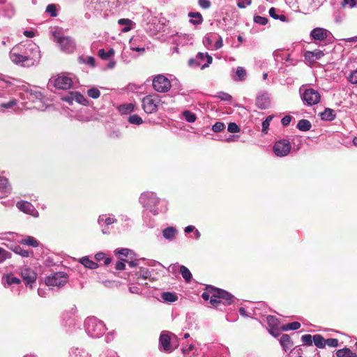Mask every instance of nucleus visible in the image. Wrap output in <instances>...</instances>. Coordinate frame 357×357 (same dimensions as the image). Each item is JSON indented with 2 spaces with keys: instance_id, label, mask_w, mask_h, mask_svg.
<instances>
[{
  "instance_id": "nucleus-1",
  "label": "nucleus",
  "mask_w": 357,
  "mask_h": 357,
  "mask_svg": "<svg viewBox=\"0 0 357 357\" xmlns=\"http://www.w3.org/2000/svg\"><path fill=\"white\" fill-rule=\"evenodd\" d=\"M139 202L142 207L153 215L165 213L167 211V202L162 199L151 191L142 192L139 197Z\"/></svg>"
},
{
  "instance_id": "nucleus-2",
  "label": "nucleus",
  "mask_w": 357,
  "mask_h": 357,
  "mask_svg": "<svg viewBox=\"0 0 357 357\" xmlns=\"http://www.w3.org/2000/svg\"><path fill=\"white\" fill-rule=\"evenodd\" d=\"M86 333L93 338L101 337L105 332L104 323L96 317H88L84 322Z\"/></svg>"
},
{
  "instance_id": "nucleus-3",
  "label": "nucleus",
  "mask_w": 357,
  "mask_h": 357,
  "mask_svg": "<svg viewBox=\"0 0 357 357\" xmlns=\"http://www.w3.org/2000/svg\"><path fill=\"white\" fill-rule=\"evenodd\" d=\"M9 56L13 63L22 65H24L25 61H29V59L33 57L28 52L24 50V45L22 44H19L13 47Z\"/></svg>"
},
{
  "instance_id": "nucleus-4",
  "label": "nucleus",
  "mask_w": 357,
  "mask_h": 357,
  "mask_svg": "<svg viewBox=\"0 0 357 357\" xmlns=\"http://www.w3.org/2000/svg\"><path fill=\"white\" fill-rule=\"evenodd\" d=\"M299 91L301 99L305 105L312 106L319 102L321 96L317 90L311 88L305 89L303 86Z\"/></svg>"
},
{
  "instance_id": "nucleus-5",
  "label": "nucleus",
  "mask_w": 357,
  "mask_h": 357,
  "mask_svg": "<svg viewBox=\"0 0 357 357\" xmlns=\"http://www.w3.org/2000/svg\"><path fill=\"white\" fill-rule=\"evenodd\" d=\"M54 41L56 42L64 52L72 53L75 49V43L72 38L64 36L59 33L54 32L53 33Z\"/></svg>"
},
{
  "instance_id": "nucleus-6",
  "label": "nucleus",
  "mask_w": 357,
  "mask_h": 357,
  "mask_svg": "<svg viewBox=\"0 0 357 357\" xmlns=\"http://www.w3.org/2000/svg\"><path fill=\"white\" fill-rule=\"evenodd\" d=\"M234 297L232 294L223 289L216 288V290L213 291L211 303L214 306H217L220 303L229 305L234 302Z\"/></svg>"
},
{
  "instance_id": "nucleus-7",
  "label": "nucleus",
  "mask_w": 357,
  "mask_h": 357,
  "mask_svg": "<svg viewBox=\"0 0 357 357\" xmlns=\"http://www.w3.org/2000/svg\"><path fill=\"white\" fill-rule=\"evenodd\" d=\"M68 279V277L66 273L63 272H56L45 278V284L50 289H53L54 287H61L67 283Z\"/></svg>"
},
{
  "instance_id": "nucleus-8",
  "label": "nucleus",
  "mask_w": 357,
  "mask_h": 357,
  "mask_svg": "<svg viewBox=\"0 0 357 357\" xmlns=\"http://www.w3.org/2000/svg\"><path fill=\"white\" fill-rule=\"evenodd\" d=\"M160 99L157 95H149L142 99V107L147 114H152L157 111Z\"/></svg>"
},
{
  "instance_id": "nucleus-9",
  "label": "nucleus",
  "mask_w": 357,
  "mask_h": 357,
  "mask_svg": "<svg viewBox=\"0 0 357 357\" xmlns=\"http://www.w3.org/2000/svg\"><path fill=\"white\" fill-rule=\"evenodd\" d=\"M153 89L160 93L167 92L172 86L170 81L165 76L158 75L153 79Z\"/></svg>"
},
{
  "instance_id": "nucleus-10",
  "label": "nucleus",
  "mask_w": 357,
  "mask_h": 357,
  "mask_svg": "<svg viewBox=\"0 0 357 357\" xmlns=\"http://www.w3.org/2000/svg\"><path fill=\"white\" fill-rule=\"evenodd\" d=\"M172 341L169 333L168 331H162L159 338V349L164 352L171 353L177 347V345L173 346Z\"/></svg>"
},
{
  "instance_id": "nucleus-11",
  "label": "nucleus",
  "mask_w": 357,
  "mask_h": 357,
  "mask_svg": "<svg viewBox=\"0 0 357 357\" xmlns=\"http://www.w3.org/2000/svg\"><path fill=\"white\" fill-rule=\"evenodd\" d=\"M291 150V144L287 139H280L275 143L273 151L277 156H286Z\"/></svg>"
},
{
  "instance_id": "nucleus-12",
  "label": "nucleus",
  "mask_w": 357,
  "mask_h": 357,
  "mask_svg": "<svg viewBox=\"0 0 357 357\" xmlns=\"http://www.w3.org/2000/svg\"><path fill=\"white\" fill-rule=\"evenodd\" d=\"M54 86L59 89L66 90L71 87L73 81L68 76L62 74L50 80Z\"/></svg>"
},
{
  "instance_id": "nucleus-13",
  "label": "nucleus",
  "mask_w": 357,
  "mask_h": 357,
  "mask_svg": "<svg viewBox=\"0 0 357 357\" xmlns=\"http://www.w3.org/2000/svg\"><path fill=\"white\" fill-rule=\"evenodd\" d=\"M17 208L22 212L30 215L33 218H38L39 213L35 206L29 202L19 201L16 203Z\"/></svg>"
},
{
  "instance_id": "nucleus-14",
  "label": "nucleus",
  "mask_w": 357,
  "mask_h": 357,
  "mask_svg": "<svg viewBox=\"0 0 357 357\" xmlns=\"http://www.w3.org/2000/svg\"><path fill=\"white\" fill-rule=\"evenodd\" d=\"M151 275V272L147 268L139 267L135 274L130 275L129 280L139 284H143V282L149 278Z\"/></svg>"
},
{
  "instance_id": "nucleus-15",
  "label": "nucleus",
  "mask_w": 357,
  "mask_h": 357,
  "mask_svg": "<svg viewBox=\"0 0 357 357\" xmlns=\"http://www.w3.org/2000/svg\"><path fill=\"white\" fill-rule=\"evenodd\" d=\"M24 50L28 52L33 57L29 59V61L33 63L35 61H38L40 58L39 47L34 43L29 42L24 45Z\"/></svg>"
},
{
  "instance_id": "nucleus-16",
  "label": "nucleus",
  "mask_w": 357,
  "mask_h": 357,
  "mask_svg": "<svg viewBox=\"0 0 357 357\" xmlns=\"http://www.w3.org/2000/svg\"><path fill=\"white\" fill-rule=\"evenodd\" d=\"M21 275L26 284L32 287V284L36 280V273L29 268H23L21 271Z\"/></svg>"
},
{
  "instance_id": "nucleus-17",
  "label": "nucleus",
  "mask_w": 357,
  "mask_h": 357,
  "mask_svg": "<svg viewBox=\"0 0 357 357\" xmlns=\"http://www.w3.org/2000/svg\"><path fill=\"white\" fill-rule=\"evenodd\" d=\"M213 59L211 56H209L207 53H202L199 52L196 56V59L195 62L197 66H201L202 69H204L209 66L211 63Z\"/></svg>"
},
{
  "instance_id": "nucleus-18",
  "label": "nucleus",
  "mask_w": 357,
  "mask_h": 357,
  "mask_svg": "<svg viewBox=\"0 0 357 357\" xmlns=\"http://www.w3.org/2000/svg\"><path fill=\"white\" fill-rule=\"evenodd\" d=\"M63 100L70 103L75 101L83 105H86L88 104V100L79 92H71L70 96L63 98Z\"/></svg>"
},
{
  "instance_id": "nucleus-19",
  "label": "nucleus",
  "mask_w": 357,
  "mask_h": 357,
  "mask_svg": "<svg viewBox=\"0 0 357 357\" xmlns=\"http://www.w3.org/2000/svg\"><path fill=\"white\" fill-rule=\"evenodd\" d=\"M270 97L267 93H260L256 98V105L261 109H265L270 105Z\"/></svg>"
},
{
  "instance_id": "nucleus-20",
  "label": "nucleus",
  "mask_w": 357,
  "mask_h": 357,
  "mask_svg": "<svg viewBox=\"0 0 357 357\" xmlns=\"http://www.w3.org/2000/svg\"><path fill=\"white\" fill-rule=\"evenodd\" d=\"M179 267L180 268V273L183 278V279L185 280L186 282H190L192 280V274L190 270L185 266L181 265L178 266L176 264L171 265L169 268V271H171L172 273L175 272L176 268Z\"/></svg>"
},
{
  "instance_id": "nucleus-21",
  "label": "nucleus",
  "mask_w": 357,
  "mask_h": 357,
  "mask_svg": "<svg viewBox=\"0 0 357 357\" xmlns=\"http://www.w3.org/2000/svg\"><path fill=\"white\" fill-rule=\"evenodd\" d=\"M324 56V52L320 50H315L314 51H307L304 54L305 59L310 63H314L317 60L320 59Z\"/></svg>"
},
{
  "instance_id": "nucleus-22",
  "label": "nucleus",
  "mask_w": 357,
  "mask_h": 357,
  "mask_svg": "<svg viewBox=\"0 0 357 357\" xmlns=\"http://www.w3.org/2000/svg\"><path fill=\"white\" fill-rule=\"evenodd\" d=\"M328 31L324 28L317 27L310 32V37L315 40H324L328 37Z\"/></svg>"
},
{
  "instance_id": "nucleus-23",
  "label": "nucleus",
  "mask_w": 357,
  "mask_h": 357,
  "mask_svg": "<svg viewBox=\"0 0 357 357\" xmlns=\"http://www.w3.org/2000/svg\"><path fill=\"white\" fill-rule=\"evenodd\" d=\"M177 234V229L174 227H168L162 230L163 237L169 241H173Z\"/></svg>"
},
{
  "instance_id": "nucleus-24",
  "label": "nucleus",
  "mask_w": 357,
  "mask_h": 357,
  "mask_svg": "<svg viewBox=\"0 0 357 357\" xmlns=\"http://www.w3.org/2000/svg\"><path fill=\"white\" fill-rule=\"evenodd\" d=\"M70 357H91V354L83 349L73 347L69 351Z\"/></svg>"
},
{
  "instance_id": "nucleus-25",
  "label": "nucleus",
  "mask_w": 357,
  "mask_h": 357,
  "mask_svg": "<svg viewBox=\"0 0 357 357\" xmlns=\"http://www.w3.org/2000/svg\"><path fill=\"white\" fill-rule=\"evenodd\" d=\"M116 221V219L114 218V216H107V215L105 214L100 215L98 218V223L100 227H102L104 224L109 226Z\"/></svg>"
},
{
  "instance_id": "nucleus-26",
  "label": "nucleus",
  "mask_w": 357,
  "mask_h": 357,
  "mask_svg": "<svg viewBox=\"0 0 357 357\" xmlns=\"http://www.w3.org/2000/svg\"><path fill=\"white\" fill-rule=\"evenodd\" d=\"M280 343L285 351L290 350L293 347V342L291 340L289 335L287 334H283L281 336Z\"/></svg>"
},
{
  "instance_id": "nucleus-27",
  "label": "nucleus",
  "mask_w": 357,
  "mask_h": 357,
  "mask_svg": "<svg viewBox=\"0 0 357 357\" xmlns=\"http://www.w3.org/2000/svg\"><path fill=\"white\" fill-rule=\"evenodd\" d=\"M10 191L8 181L6 178L0 176V199L6 196Z\"/></svg>"
},
{
  "instance_id": "nucleus-28",
  "label": "nucleus",
  "mask_w": 357,
  "mask_h": 357,
  "mask_svg": "<svg viewBox=\"0 0 357 357\" xmlns=\"http://www.w3.org/2000/svg\"><path fill=\"white\" fill-rule=\"evenodd\" d=\"M79 262L86 268L90 269H96L98 268V265L96 262L90 259L88 257H82L79 259Z\"/></svg>"
},
{
  "instance_id": "nucleus-29",
  "label": "nucleus",
  "mask_w": 357,
  "mask_h": 357,
  "mask_svg": "<svg viewBox=\"0 0 357 357\" xmlns=\"http://www.w3.org/2000/svg\"><path fill=\"white\" fill-rule=\"evenodd\" d=\"M10 250H12L15 253L23 257H29L30 253H32V252H30L27 250H24L20 245H12L10 247Z\"/></svg>"
},
{
  "instance_id": "nucleus-30",
  "label": "nucleus",
  "mask_w": 357,
  "mask_h": 357,
  "mask_svg": "<svg viewBox=\"0 0 357 357\" xmlns=\"http://www.w3.org/2000/svg\"><path fill=\"white\" fill-rule=\"evenodd\" d=\"M118 24L121 26H124V27L121 30L122 32H128L132 29L133 22L132 20L129 19H120L118 21Z\"/></svg>"
},
{
  "instance_id": "nucleus-31",
  "label": "nucleus",
  "mask_w": 357,
  "mask_h": 357,
  "mask_svg": "<svg viewBox=\"0 0 357 357\" xmlns=\"http://www.w3.org/2000/svg\"><path fill=\"white\" fill-rule=\"evenodd\" d=\"M22 244L36 248L39 245L38 241L33 236H28L20 241Z\"/></svg>"
},
{
  "instance_id": "nucleus-32",
  "label": "nucleus",
  "mask_w": 357,
  "mask_h": 357,
  "mask_svg": "<svg viewBox=\"0 0 357 357\" xmlns=\"http://www.w3.org/2000/svg\"><path fill=\"white\" fill-rule=\"evenodd\" d=\"M321 118L325 121H332L335 118V114L331 109L326 108L321 113Z\"/></svg>"
},
{
  "instance_id": "nucleus-33",
  "label": "nucleus",
  "mask_w": 357,
  "mask_h": 357,
  "mask_svg": "<svg viewBox=\"0 0 357 357\" xmlns=\"http://www.w3.org/2000/svg\"><path fill=\"white\" fill-rule=\"evenodd\" d=\"M188 16L191 18L190 22L195 25L201 24L203 22V17L199 13H189Z\"/></svg>"
},
{
  "instance_id": "nucleus-34",
  "label": "nucleus",
  "mask_w": 357,
  "mask_h": 357,
  "mask_svg": "<svg viewBox=\"0 0 357 357\" xmlns=\"http://www.w3.org/2000/svg\"><path fill=\"white\" fill-rule=\"evenodd\" d=\"M266 321L269 326V328H275L276 330L280 328L279 326L280 321L275 317L268 315L266 317Z\"/></svg>"
},
{
  "instance_id": "nucleus-35",
  "label": "nucleus",
  "mask_w": 357,
  "mask_h": 357,
  "mask_svg": "<svg viewBox=\"0 0 357 357\" xmlns=\"http://www.w3.org/2000/svg\"><path fill=\"white\" fill-rule=\"evenodd\" d=\"M161 298L167 303H173L178 299V296L176 294L169 291L163 292L161 295Z\"/></svg>"
},
{
  "instance_id": "nucleus-36",
  "label": "nucleus",
  "mask_w": 357,
  "mask_h": 357,
  "mask_svg": "<svg viewBox=\"0 0 357 357\" xmlns=\"http://www.w3.org/2000/svg\"><path fill=\"white\" fill-rule=\"evenodd\" d=\"M337 357H357L355 353H353L349 349L344 348L337 351Z\"/></svg>"
},
{
  "instance_id": "nucleus-37",
  "label": "nucleus",
  "mask_w": 357,
  "mask_h": 357,
  "mask_svg": "<svg viewBox=\"0 0 357 357\" xmlns=\"http://www.w3.org/2000/svg\"><path fill=\"white\" fill-rule=\"evenodd\" d=\"M313 342L315 346L319 349H323L326 347L325 339L319 334L313 335Z\"/></svg>"
},
{
  "instance_id": "nucleus-38",
  "label": "nucleus",
  "mask_w": 357,
  "mask_h": 357,
  "mask_svg": "<svg viewBox=\"0 0 357 357\" xmlns=\"http://www.w3.org/2000/svg\"><path fill=\"white\" fill-rule=\"evenodd\" d=\"M312 127L311 123L306 119L300 120L297 124V128L301 131H308Z\"/></svg>"
},
{
  "instance_id": "nucleus-39",
  "label": "nucleus",
  "mask_w": 357,
  "mask_h": 357,
  "mask_svg": "<svg viewBox=\"0 0 357 357\" xmlns=\"http://www.w3.org/2000/svg\"><path fill=\"white\" fill-rule=\"evenodd\" d=\"M114 50L110 48L107 52H105L104 49H100L98 51V56L103 60H107L114 55Z\"/></svg>"
},
{
  "instance_id": "nucleus-40",
  "label": "nucleus",
  "mask_w": 357,
  "mask_h": 357,
  "mask_svg": "<svg viewBox=\"0 0 357 357\" xmlns=\"http://www.w3.org/2000/svg\"><path fill=\"white\" fill-rule=\"evenodd\" d=\"M247 75L246 70L243 67H238L236 71V76L234 77L235 81H243Z\"/></svg>"
},
{
  "instance_id": "nucleus-41",
  "label": "nucleus",
  "mask_w": 357,
  "mask_h": 357,
  "mask_svg": "<svg viewBox=\"0 0 357 357\" xmlns=\"http://www.w3.org/2000/svg\"><path fill=\"white\" fill-rule=\"evenodd\" d=\"M300 327H301V324L299 322L294 321V322H291V323H289V324H287L285 325H282L280 327V329L282 331H287L289 330L295 331V330L300 328Z\"/></svg>"
},
{
  "instance_id": "nucleus-42",
  "label": "nucleus",
  "mask_w": 357,
  "mask_h": 357,
  "mask_svg": "<svg viewBox=\"0 0 357 357\" xmlns=\"http://www.w3.org/2000/svg\"><path fill=\"white\" fill-rule=\"evenodd\" d=\"M215 290H216V288L207 287L206 291L202 293V298L204 301H208V299H210V301H212V296L213 294V291Z\"/></svg>"
},
{
  "instance_id": "nucleus-43",
  "label": "nucleus",
  "mask_w": 357,
  "mask_h": 357,
  "mask_svg": "<svg viewBox=\"0 0 357 357\" xmlns=\"http://www.w3.org/2000/svg\"><path fill=\"white\" fill-rule=\"evenodd\" d=\"M119 109L122 114H128L134 110V105L132 103L125 104L121 105Z\"/></svg>"
},
{
  "instance_id": "nucleus-44",
  "label": "nucleus",
  "mask_w": 357,
  "mask_h": 357,
  "mask_svg": "<svg viewBox=\"0 0 357 357\" xmlns=\"http://www.w3.org/2000/svg\"><path fill=\"white\" fill-rule=\"evenodd\" d=\"M59 8L58 5L56 4H49L46 7V12L50 15L51 17H56L57 16V9Z\"/></svg>"
},
{
  "instance_id": "nucleus-45",
  "label": "nucleus",
  "mask_w": 357,
  "mask_h": 357,
  "mask_svg": "<svg viewBox=\"0 0 357 357\" xmlns=\"http://www.w3.org/2000/svg\"><path fill=\"white\" fill-rule=\"evenodd\" d=\"M273 118V116H272V115L268 116L266 117V119L262 122L261 132L264 134H267L268 133L269 126H270V123L272 121Z\"/></svg>"
},
{
  "instance_id": "nucleus-46",
  "label": "nucleus",
  "mask_w": 357,
  "mask_h": 357,
  "mask_svg": "<svg viewBox=\"0 0 357 357\" xmlns=\"http://www.w3.org/2000/svg\"><path fill=\"white\" fill-rule=\"evenodd\" d=\"M215 97L219 98L222 101L231 102L232 100L231 96L223 91L217 93Z\"/></svg>"
},
{
  "instance_id": "nucleus-47",
  "label": "nucleus",
  "mask_w": 357,
  "mask_h": 357,
  "mask_svg": "<svg viewBox=\"0 0 357 357\" xmlns=\"http://www.w3.org/2000/svg\"><path fill=\"white\" fill-rule=\"evenodd\" d=\"M128 122L131 124L140 125L143 123V120L139 116L133 114L128 117Z\"/></svg>"
},
{
  "instance_id": "nucleus-48",
  "label": "nucleus",
  "mask_w": 357,
  "mask_h": 357,
  "mask_svg": "<svg viewBox=\"0 0 357 357\" xmlns=\"http://www.w3.org/2000/svg\"><path fill=\"white\" fill-rule=\"evenodd\" d=\"M185 119L189 123H193L196 121V115L190 111H185L183 113Z\"/></svg>"
},
{
  "instance_id": "nucleus-49",
  "label": "nucleus",
  "mask_w": 357,
  "mask_h": 357,
  "mask_svg": "<svg viewBox=\"0 0 357 357\" xmlns=\"http://www.w3.org/2000/svg\"><path fill=\"white\" fill-rule=\"evenodd\" d=\"M135 41H136V39L134 38H132L130 40V50H132L133 51L143 53L145 51V48L144 47H139V46H137V45H135Z\"/></svg>"
},
{
  "instance_id": "nucleus-50",
  "label": "nucleus",
  "mask_w": 357,
  "mask_h": 357,
  "mask_svg": "<svg viewBox=\"0 0 357 357\" xmlns=\"http://www.w3.org/2000/svg\"><path fill=\"white\" fill-rule=\"evenodd\" d=\"M87 94L89 97L96 99L100 97V92L97 88H91L87 91Z\"/></svg>"
},
{
  "instance_id": "nucleus-51",
  "label": "nucleus",
  "mask_w": 357,
  "mask_h": 357,
  "mask_svg": "<svg viewBox=\"0 0 357 357\" xmlns=\"http://www.w3.org/2000/svg\"><path fill=\"white\" fill-rule=\"evenodd\" d=\"M303 343L307 346H312L313 342V336L309 334L303 335L301 337Z\"/></svg>"
},
{
  "instance_id": "nucleus-52",
  "label": "nucleus",
  "mask_w": 357,
  "mask_h": 357,
  "mask_svg": "<svg viewBox=\"0 0 357 357\" xmlns=\"http://www.w3.org/2000/svg\"><path fill=\"white\" fill-rule=\"evenodd\" d=\"M6 283L8 285H11L14 284H20V280L17 278V277H15L13 275H8L6 276Z\"/></svg>"
},
{
  "instance_id": "nucleus-53",
  "label": "nucleus",
  "mask_w": 357,
  "mask_h": 357,
  "mask_svg": "<svg viewBox=\"0 0 357 357\" xmlns=\"http://www.w3.org/2000/svg\"><path fill=\"white\" fill-rule=\"evenodd\" d=\"M326 345H328L330 347H338L339 341L335 338H328L325 340Z\"/></svg>"
},
{
  "instance_id": "nucleus-54",
  "label": "nucleus",
  "mask_w": 357,
  "mask_h": 357,
  "mask_svg": "<svg viewBox=\"0 0 357 357\" xmlns=\"http://www.w3.org/2000/svg\"><path fill=\"white\" fill-rule=\"evenodd\" d=\"M225 126L222 122H216L212 127V130L215 132H220L225 129Z\"/></svg>"
},
{
  "instance_id": "nucleus-55",
  "label": "nucleus",
  "mask_w": 357,
  "mask_h": 357,
  "mask_svg": "<svg viewBox=\"0 0 357 357\" xmlns=\"http://www.w3.org/2000/svg\"><path fill=\"white\" fill-rule=\"evenodd\" d=\"M227 130L229 132H231V133H236L240 131L239 127L235 123H229L228 125Z\"/></svg>"
},
{
  "instance_id": "nucleus-56",
  "label": "nucleus",
  "mask_w": 357,
  "mask_h": 357,
  "mask_svg": "<svg viewBox=\"0 0 357 357\" xmlns=\"http://www.w3.org/2000/svg\"><path fill=\"white\" fill-rule=\"evenodd\" d=\"M215 35L211 34L207 35L204 38L203 43L206 46L211 45L213 43V40L215 39Z\"/></svg>"
},
{
  "instance_id": "nucleus-57",
  "label": "nucleus",
  "mask_w": 357,
  "mask_h": 357,
  "mask_svg": "<svg viewBox=\"0 0 357 357\" xmlns=\"http://www.w3.org/2000/svg\"><path fill=\"white\" fill-rule=\"evenodd\" d=\"M130 252H131V250L128 248H121L115 250V253L120 257H128Z\"/></svg>"
},
{
  "instance_id": "nucleus-58",
  "label": "nucleus",
  "mask_w": 357,
  "mask_h": 357,
  "mask_svg": "<svg viewBox=\"0 0 357 357\" xmlns=\"http://www.w3.org/2000/svg\"><path fill=\"white\" fill-rule=\"evenodd\" d=\"M254 21L255 23L261 24V25H265L268 22V19L264 17L261 16H255L254 18Z\"/></svg>"
},
{
  "instance_id": "nucleus-59",
  "label": "nucleus",
  "mask_w": 357,
  "mask_h": 357,
  "mask_svg": "<svg viewBox=\"0 0 357 357\" xmlns=\"http://www.w3.org/2000/svg\"><path fill=\"white\" fill-rule=\"evenodd\" d=\"M43 98L42 93L39 91H34L30 93V99L34 101V99L38 100L39 102Z\"/></svg>"
},
{
  "instance_id": "nucleus-60",
  "label": "nucleus",
  "mask_w": 357,
  "mask_h": 357,
  "mask_svg": "<svg viewBox=\"0 0 357 357\" xmlns=\"http://www.w3.org/2000/svg\"><path fill=\"white\" fill-rule=\"evenodd\" d=\"M121 261H119L116 263L115 268L116 270L121 271V270H124L126 268V264L124 261H127L123 258H121Z\"/></svg>"
},
{
  "instance_id": "nucleus-61",
  "label": "nucleus",
  "mask_w": 357,
  "mask_h": 357,
  "mask_svg": "<svg viewBox=\"0 0 357 357\" xmlns=\"http://www.w3.org/2000/svg\"><path fill=\"white\" fill-rule=\"evenodd\" d=\"M349 80L352 84H357V69L350 73Z\"/></svg>"
},
{
  "instance_id": "nucleus-62",
  "label": "nucleus",
  "mask_w": 357,
  "mask_h": 357,
  "mask_svg": "<svg viewBox=\"0 0 357 357\" xmlns=\"http://www.w3.org/2000/svg\"><path fill=\"white\" fill-rule=\"evenodd\" d=\"M15 104H16L15 100H12L8 101V102L2 103L0 105V107L2 109H8V108H11L12 107H13Z\"/></svg>"
},
{
  "instance_id": "nucleus-63",
  "label": "nucleus",
  "mask_w": 357,
  "mask_h": 357,
  "mask_svg": "<svg viewBox=\"0 0 357 357\" xmlns=\"http://www.w3.org/2000/svg\"><path fill=\"white\" fill-rule=\"evenodd\" d=\"M198 3L200 7L204 9L209 8L211 5L208 0H199Z\"/></svg>"
},
{
  "instance_id": "nucleus-64",
  "label": "nucleus",
  "mask_w": 357,
  "mask_h": 357,
  "mask_svg": "<svg viewBox=\"0 0 357 357\" xmlns=\"http://www.w3.org/2000/svg\"><path fill=\"white\" fill-rule=\"evenodd\" d=\"M222 45H223L222 38L221 36H218L217 40L215 41L214 45H213V48L215 50H218V49L221 48L222 47Z\"/></svg>"
}]
</instances>
